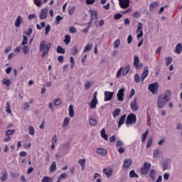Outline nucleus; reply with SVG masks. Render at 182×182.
<instances>
[{"label":"nucleus","mask_w":182,"mask_h":182,"mask_svg":"<svg viewBox=\"0 0 182 182\" xmlns=\"http://www.w3.org/2000/svg\"><path fill=\"white\" fill-rule=\"evenodd\" d=\"M50 48H52V43H46V41H42L40 43L39 50L41 52H43L41 56L42 58H45L48 56L49 53V50H50Z\"/></svg>","instance_id":"1"},{"label":"nucleus","mask_w":182,"mask_h":182,"mask_svg":"<svg viewBox=\"0 0 182 182\" xmlns=\"http://www.w3.org/2000/svg\"><path fill=\"white\" fill-rule=\"evenodd\" d=\"M137 120V117L134 114H129L127 117L126 119V126L127 127H130V126H133V124H136V121Z\"/></svg>","instance_id":"2"},{"label":"nucleus","mask_w":182,"mask_h":182,"mask_svg":"<svg viewBox=\"0 0 182 182\" xmlns=\"http://www.w3.org/2000/svg\"><path fill=\"white\" fill-rule=\"evenodd\" d=\"M168 103V101L165 100L163 95H159L157 100V107L159 109H163V107H166V105Z\"/></svg>","instance_id":"3"},{"label":"nucleus","mask_w":182,"mask_h":182,"mask_svg":"<svg viewBox=\"0 0 182 182\" xmlns=\"http://www.w3.org/2000/svg\"><path fill=\"white\" fill-rule=\"evenodd\" d=\"M151 168V164L150 163L144 162V166L141 168V174L146 176L149 174V171Z\"/></svg>","instance_id":"4"},{"label":"nucleus","mask_w":182,"mask_h":182,"mask_svg":"<svg viewBox=\"0 0 182 182\" xmlns=\"http://www.w3.org/2000/svg\"><path fill=\"white\" fill-rule=\"evenodd\" d=\"M148 89L153 95H156V93H157V90H159V82H156L150 84Z\"/></svg>","instance_id":"5"},{"label":"nucleus","mask_w":182,"mask_h":182,"mask_svg":"<svg viewBox=\"0 0 182 182\" xmlns=\"http://www.w3.org/2000/svg\"><path fill=\"white\" fill-rule=\"evenodd\" d=\"M136 38L137 39H140V38H143V23L139 22L136 31Z\"/></svg>","instance_id":"6"},{"label":"nucleus","mask_w":182,"mask_h":182,"mask_svg":"<svg viewBox=\"0 0 182 182\" xmlns=\"http://www.w3.org/2000/svg\"><path fill=\"white\" fill-rule=\"evenodd\" d=\"M134 67L135 69H141L143 68V63H140V58L136 55H134Z\"/></svg>","instance_id":"7"},{"label":"nucleus","mask_w":182,"mask_h":182,"mask_svg":"<svg viewBox=\"0 0 182 182\" xmlns=\"http://www.w3.org/2000/svg\"><path fill=\"white\" fill-rule=\"evenodd\" d=\"M122 9H127L130 6V0H118Z\"/></svg>","instance_id":"8"},{"label":"nucleus","mask_w":182,"mask_h":182,"mask_svg":"<svg viewBox=\"0 0 182 182\" xmlns=\"http://www.w3.org/2000/svg\"><path fill=\"white\" fill-rule=\"evenodd\" d=\"M117 97L119 102H123L124 100V88H121L119 90Z\"/></svg>","instance_id":"9"},{"label":"nucleus","mask_w":182,"mask_h":182,"mask_svg":"<svg viewBox=\"0 0 182 182\" xmlns=\"http://www.w3.org/2000/svg\"><path fill=\"white\" fill-rule=\"evenodd\" d=\"M131 109L133 112H137L139 110V105H137V98H134L130 103Z\"/></svg>","instance_id":"10"},{"label":"nucleus","mask_w":182,"mask_h":182,"mask_svg":"<svg viewBox=\"0 0 182 182\" xmlns=\"http://www.w3.org/2000/svg\"><path fill=\"white\" fill-rule=\"evenodd\" d=\"M102 171H103L104 174H105L108 178L112 177V176L113 174V168L111 167L103 168Z\"/></svg>","instance_id":"11"},{"label":"nucleus","mask_w":182,"mask_h":182,"mask_svg":"<svg viewBox=\"0 0 182 182\" xmlns=\"http://www.w3.org/2000/svg\"><path fill=\"white\" fill-rule=\"evenodd\" d=\"M113 92L105 91V102H109L111 99H113Z\"/></svg>","instance_id":"12"},{"label":"nucleus","mask_w":182,"mask_h":182,"mask_svg":"<svg viewBox=\"0 0 182 182\" xmlns=\"http://www.w3.org/2000/svg\"><path fill=\"white\" fill-rule=\"evenodd\" d=\"M46 18H48V9H44L41 11V13L39 14V18L41 20L45 19Z\"/></svg>","instance_id":"13"},{"label":"nucleus","mask_w":182,"mask_h":182,"mask_svg":"<svg viewBox=\"0 0 182 182\" xmlns=\"http://www.w3.org/2000/svg\"><path fill=\"white\" fill-rule=\"evenodd\" d=\"M181 52H182V44L181 43H178L175 47L174 53H176V55H181Z\"/></svg>","instance_id":"14"},{"label":"nucleus","mask_w":182,"mask_h":182,"mask_svg":"<svg viewBox=\"0 0 182 182\" xmlns=\"http://www.w3.org/2000/svg\"><path fill=\"white\" fill-rule=\"evenodd\" d=\"M170 96H171V91L170 90H166L163 95H162V97H164V99L165 100H167L168 102H169V100H171V97Z\"/></svg>","instance_id":"15"},{"label":"nucleus","mask_w":182,"mask_h":182,"mask_svg":"<svg viewBox=\"0 0 182 182\" xmlns=\"http://www.w3.org/2000/svg\"><path fill=\"white\" fill-rule=\"evenodd\" d=\"M149 76V68L145 67L143 73L141 75V82H144V79Z\"/></svg>","instance_id":"16"},{"label":"nucleus","mask_w":182,"mask_h":182,"mask_svg":"<svg viewBox=\"0 0 182 182\" xmlns=\"http://www.w3.org/2000/svg\"><path fill=\"white\" fill-rule=\"evenodd\" d=\"M22 22H23V18L21 16H18L14 23V25L16 26V28H19V26H21V23H22Z\"/></svg>","instance_id":"17"},{"label":"nucleus","mask_w":182,"mask_h":182,"mask_svg":"<svg viewBox=\"0 0 182 182\" xmlns=\"http://www.w3.org/2000/svg\"><path fill=\"white\" fill-rule=\"evenodd\" d=\"M132 160L130 159H126L124 160L123 167L129 168L132 166Z\"/></svg>","instance_id":"18"},{"label":"nucleus","mask_w":182,"mask_h":182,"mask_svg":"<svg viewBox=\"0 0 182 182\" xmlns=\"http://www.w3.org/2000/svg\"><path fill=\"white\" fill-rule=\"evenodd\" d=\"M90 14H91V21H97V11L96 10H90Z\"/></svg>","instance_id":"19"},{"label":"nucleus","mask_w":182,"mask_h":182,"mask_svg":"<svg viewBox=\"0 0 182 182\" xmlns=\"http://www.w3.org/2000/svg\"><path fill=\"white\" fill-rule=\"evenodd\" d=\"M125 121H126V114H124L119 119V121L118 122V129H120V127H122V126L124 124Z\"/></svg>","instance_id":"20"},{"label":"nucleus","mask_w":182,"mask_h":182,"mask_svg":"<svg viewBox=\"0 0 182 182\" xmlns=\"http://www.w3.org/2000/svg\"><path fill=\"white\" fill-rule=\"evenodd\" d=\"M97 154H101V156H106L107 154V150L103 148H99L97 149Z\"/></svg>","instance_id":"21"},{"label":"nucleus","mask_w":182,"mask_h":182,"mask_svg":"<svg viewBox=\"0 0 182 182\" xmlns=\"http://www.w3.org/2000/svg\"><path fill=\"white\" fill-rule=\"evenodd\" d=\"M93 48V44L92 43H88L87 45H86L84 47V49L82 50L83 53H86V52H90V50H92V48Z\"/></svg>","instance_id":"22"},{"label":"nucleus","mask_w":182,"mask_h":182,"mask_svg":"<svg viewBox=\"0 0 182 182\" xmlns=\"http://www.w3.org/2000/svg\"><path fill=\"white\" fill-rule=\"evenodd\" d=\"M100 134H101V137L102 139H104L105 140H106V141H107V140H109V136L107 134H106V130L105 129H102L101 130Z\"/></svg>","instance_id":"23"},{"label":"nucleus","mask_w":182,"mask_h":182,"mask_svg":"<svg viewBox=\"0 0 182 182\" xmlns=\"http://www.w3.org/2000/svg\"><path fill=\"white\" fill-rule=\"evenodd\" d=\"M156 171L154 169H151L149 171V177L150 178H151L152 181H154V180H156Z\"/></svg>","instance_id":"24"},{"label":"nucleus","mask_w":182,"mask_h":182,"mask_svg":"<svg viewBox=\"0 0 182 182\" xmlns=\"http://www.w3.org/2000/svg\"><path fill=\"white\" fill-rule=\"evenodd\" d=\"M79 164L81 166L82 171L85 170V164H86V159H80L78 160Z\"/></svg>","instance_id":"25"},{"label":"nucleus","mask_w":182,"mask_h":182,"mask_svg":"<svg viewBox=\"0 0 182 182\" xmlns=\"http://www.w3.org/2000/svg\"><path fill=\"white\" fill-rule=\"evenodd\" d=\"M69 116L71 118L75 117V110L73 109V105H70L68 108Z\"/></svg>","instance_id":"26"},{"label":"nucleus","mask_w":182,"mask_h":182,"mask_svg":"<svg viewBox=\"0 0 182 182\" xmlns=\"http://www.w3.org/2000/svg\"><path fill=\"white\" fill-rule=\"evenodd\" d=\"M159 154H161V151L159 149H155L154 151H153L154 159H157Z\"/></svg>","instance_id":"27"},{"label":"nucleus","mask_w":182,"mask_h":182,"mask_svg":"<svg viewBox=\"0 0 182 182\" xmlns=\"http://www.w3.org/2000/svg\"><path fill=\"white\" fill-rule=\"evenodd\" d=\"M121 112H122V109H120V108L115 109L112 112V116L114 119H116V117L119 116V114H120Z\"/></svg>","instance_id":"28"},{"label":"nucleus","mask_w":182,"mask_h":182,"mask_svg":"<svg viewBox=\"0 0 182 182\" xmlns=\"http://www.w3.org/2000/svg\"><path fill=\"white\" fill-rule=\"evenodd\" d=\"M77 45H75L71 49H70V53L71 55L75 56V55H77Z\"/></svg>","instance_id":"29"},{"label":"nucleus","mask_w":182,"mask_h":182,"mask_svg":"<svg viewBox=\"0 0 182 182\" xmlns=\"http://www.w3.org/2000/svg\"><path fill=\"white\" fill-rule=\"evenodd\" d=\"M69 123H70V118L65 117L63 122V127H67V126L69 125Z\"/></svg>","instance_id":"30"},{"label":"nucleus","mask_w":182,"mask_h":182,"mask_svg":"<svg viewBox=\"0 0 182 182\" xmlns=\"http://www.w3.org/2000/svg\"><path fill=\"white\" fill-rule=\"evenodd\" d=\"M6 113H9V114H11L12 113V109H11V102H6Z\"/></svg>","instance_id":"31"},{"label":"nucleus","mask_w":182,"mask_h":182,"mask_svg":"<svg viewBox=\"0 0 182 182\" xmlns=\"http://www.w3.org/2000/svg\"><path fill=\"white\" fill-rule=\"evenodd\" d=\"M129 177L131 178H134V177H136V178H139V175L136 173V171L134 170H132L129 172Z\"/></svg>","instance_id":"32"},{"label":"nucleus","mask_w":182,"mask_h":182,"mask_svg":"<svg viewBox=\"0 0 182 182\" xmlns=\"http://www.w3.org/2000/svg\"><path fill=\"white\" fill-rule=\"evenodd\" d=\"M147 136H149V130L148 129L141 135V142L142 143H144L146 141V139H147Z\"/></svg>","instance_id":"33"},{"label":"nucleus","mask_w":182,"mask_h":182,"mask_svg":"<svg viewBox=\"0 0 182 182\" xmlns=\"http://www.w3.org/2000/svg\"><path fill=\"white\" fill-rule=\"evenodd\" d=\"M97 105V100L92 99L90 103V109H95Z\"/></svg>","instance_id":"34"},{"label":"nucleus","mask_w":182,"mask_h":182,"mask_svg":"<svg viewBox=\"0 0 182 182\" xmlns=\"http://www.w3.org/2000/svg\"><path fill=\"white\" fill-rule=\"evenodd\" d=\"M65 48H62V46H58L57 47V53H61L62 55H65Z\"/></svg>","instance_id":"35"},{"label":"nucleus","mask_w":182,"mask_h":182,"mask_svg":"<svg viewBox=\"0 0 182 182\" xmlns=\"http://www.w3.org/2000/svg\"><path fill=\"white\" fill-rule=\"evenodd\" d=\"M156 6H159V2L154 1V2H153L152 4H150L149 10L153 11V9H154V8H156Z\"/></svg>","instance_id":"36"},{"label":"nucleus","mask_w":182,"mask_h":182,"mask_svg":"<svg viewBox=\"0 0 182 182\" xmlns=\"http://www.w3.org/2000/svg\"><path fill=\"white\" fill-rule=\"evenodd\" d=\"M41 182H53V179L49 176H44L42 178Z\"/></svg>","instance_id":"37"},{"label":"nucleus","mask_w":182,"mask_h":182,"mask_svg":"<svg viewBox=\"0 0 182 182\" xmlns=\"http://www.w3.org/2000/svg\"><path fill=\"white\" fill-rule=\"evenodd\" d=\"M1 82H2L3 85H5L6 86L11 85V80H9V79L4 78Z\"/></svg>","instance_id":"38"},{"label":"nucleus","mask_w":182,"mask_h":182,"mask_svg":"<svg viewBox=\"0 0 182 182\" xmlns=\"http://www.w3.org/2000/svg\"><path fill=\"white\" fill-rule=\"evenodd\" d=\"M129 72H130V65H127L122 72L123 76H126Z\"/></svg>","instance_id":"39"},{"label":"nucleus","mask_w":182,"mask_h":182,"mask_svg":"<svg viewBox=\"0 0 182 182\" xmlns=\"http://www.w3.org/2000/svg\"><path fill=\"white\" fill-rule=\"evenodd\" d=\"M28 133L31 136H35V128L32 126L28 127Z\"/></svg>","instance_id":"40"},{"label":"nucleus","mask_w":182,"mask_h":182,"mask_svg":"<svg viewBox=\"0 0 182 182\" xmlns=\"http://www.w3.org/2000/svg\"><path fill=\"white\" fill-rule=\"evenodd\" d=\"M33 3L36 6H38V8H41L42 6L43 2L42 0H33Z\"/></svg>","instance_id":"41"},{"label":"nucleus","mask_w":182,"mask_h":182,"mask_svg":"<svg viewBox=\"0 0 182 182\" xmlns=\"http://www.w3.org/2000/svg\"><path fill=\"white\" fill-rule=\"evenodd\" d=\"M22 49L23 53H24L25 55H28V53H29L30 52L29 46H24Z\"/></svg>","instance_id":"42"},{"label":"nucleus","mask_w":182,"mask_h":182,"mask_svg":"<svg viewBox=\"0 0 182 182\" xmlns=\"http://www.w3.org/2000/svg\"><path fill=\"white\" fill-rule=\"evenodd\" d=\"M89 123L90 126H96L97 124V120L95 119L91 118L89 119Z\"/></svg>","instance_id":"43"},{"label":"nucleus","mask_w":182,"mask_h":182,"mask_svg":"<svg viewBox=\"0 0 182 182\" xmlns=\"http://www.w3.org/2000/svg\"><path fill=\"white\" fill-rule=\"evenodd\" d=\"M70 39H71L70 36L66 35L65 36L64 42H65V45H69V43H70Z\"/></svg>","instance_id":"44"},{"label":"nucleus","mask_w":182,"mask_h":182,"mask_svg":"<svg viewBox=\"0 0 182 182\" xmlns=\"http://www.w3.org/2000/svg\"><path fill=\"white\" fill-rule=\"evenodd\" d=\"M166 66H169L171 62H173V58L171 57L165 58Z\"/></svg>","instance_id":"45"},{"label":"nucleus","mask_w":182,"mask_h":182,"mask_svg":"<svg viewBox=\"0 0 182 182\" xmlns=\"http://www.w3.org/2000/svg\"><path fill=\"white\" fill-rule=\"evenodd\" d=\"M119 46H120V39H117L114 42V49H117V48H119Z\"/></svg>","instance_id":"46"},{"label":"nucleus","mask_w":182,"mask_h":182,"mask_svg":"<svg viewBox=\"0 0 182 182\" xmlns=\"http://www.w3.org/2000/svg\"><path fill=\"white\" fill-rule=\"evenodd\" d=\"M6 178H8V173L6 172H3L1 177V181H6Z\"/></svg>","instance_id":"47"},{"label":"nucleus","mask_w":182,"mask_h":182,"mask_svg":"<svg viewBox=\"0 0 182 182\" xmlns=\"http://www.w3.org/2000/svg\"><path fill=\"white\" fill-rule=\"evenodd\" d=\"M21 45H23V46L28 45V37H26V36H23V41L21 42Z\"/></svg>","instance_id":"48"},{"label":"nucleus","mask_w":182,"mask_h":182,"mask_svg":"<svg viewBox=\"0 0 182 182\" xmlns=\"http://www.w3.org/2000/svg\"><path fill=\"white\" fill-rule=\"evenodd\" d=\"M50 170V171H56V162H52Z\"/></svg>","instance_id":"49"},{"label":"nucleus","mask_w":182,"mask_h":182,"mask_svg":"<svg viewBox=\"0 0 182 182\" xmlns=\"http://www.w3.org/2000/svg\"><path fill=\"white\" fill-rule=\"evenodd\" d=\"M91 86H92V82L87 81L85 84V90H89V89H90Z\"/></svg>","instance_id":"50"},{"label":"nucleus","mask_w":182,"mask_h":182,"mask_svg":"<svg viewBox=\"0 0 182 182\" xmlns=\"http://www.w3.org/2000/svg\"><path fill=\"white\" fill-rule=\"evenodd\" d=\"M61 104H62V100L58 98V99H55L54 100V105L55 106H59Z\"/></svg>","instance_id":"51"},{"label":"nucleus","mask_w":182,"mask_h":182,"mask_svg":"<svg viewBox=\"0 0 182 182\" xmlns=\"http://www.w3.org/2000/svg\"><path fill=\"white\" fill-rule=\"evenodd\" d=\"M62 19H63V17H62L60 16H57L56 21H55V24L59 25V23H60V21H62Z\"/></svg>","instance_id":"52"},{"label":"nucleus","mask_w":182,"mask_h":182,"mask_svg":"<svg viewBox=\"0 0 182 182\" xmlns=\"http://www.w3.org/2000/svg\"><path fill=\"white\" fill-rule=\"evenodd\" d=\"M49 32H50V26L47 25L45 28V35H48Z\"/></svg>","instance_id":"53"},{"label":"nucleus","mask_w":182,"mask_h":182,"mask_svg":"<svg viewBox=\"0 0 182 182\" xmlns=\"http://www.w3.org/2000/svg\"><path fill=\"white\" fill-rule=\"evenodd\" d=\"M70 33H76V28L75 26L69 27Z\"/></svg>","instance_id":"54"},{"label":"nucleus","mask_w":182,"mask_h":182,"mask_svg":"<svg viewBox=\"0 0 182 182\" xmlns=\"http://www.w3.org/2000/svg\"><path fill=\"white\" fill-rule=\"evenodd\" d=\"M134 80L136 83H140V75H139V74L134 75Z\"/></svg>","instance_id":"55"},{"label":"nucleus","mask_w":182,"mask_h":182,"mask_svg":"<svg viewBox=\"0 0 182 182\" xmlns=\"http://www.w3.org/2000/svg\"><path fill=\"white\" fill-rule=\"evenodd\" d=\"M122 72H123V68H121L118 70L116 77H120V76H122Z\"/></svg>","instance_id":"56"},{"label":"nucleus","mask_w":182,"mask_h":182,"mask_svg":"<svg viewBox=\"0 0 182 182\" xmlns=\"http://www.w3.org/2000/svg\"><path fill=\"white\" fill-rule=\"evenodd\" d=\"M151 144H153V139L149 138L148 140V142L146 144L147 149H149V147H150L151 146Z\"/></svg>","instance_id":"57"},{"label":"nucleus","mask_w":182,"mask_h":182,"mask_svg":"<svg viewBox=\"0 0 182 182\" xmlns=\"http://www.w3.org/2000/svg\"><path fill=\"white\" fill-rule=\"evenodd\" d=\"M124 144L123 143V141L122 140H118L117 141V144H116V146H117V147H122V146H123Z\"/></svg>","instance_id":"58"},{"label":"nucleus","mask_w":182,"mask_h":182,"mask_svg":"<svg viewBox=\"0 0 182 182\" xmlns=\"http://www.w3.org/2000/svg\"><path fill=\"white\" fill-rule=\"evenodd\" d=\"M14 132H15V130H14V129H9L6 132V136H11V134H14Z\"/></svg>","instance_id":"59"},{"label":"nucleus","mask_w":182,"mask_h":182,"mask_svg":"<svg viewBox=\"0 0 182 182\" xmlns=\"http://www.w3.org/2000/svg\"><path fill=\"white\" fill-rule=\"evenodd\" d=\"M132 41H133V36H132V35H129L127 37V43H128V45H130V43H132Z\"/></svg>","instance_id":"60"},{"label":"nucleus","mask_w":182,"mask_h":182,"mask_svg":"<svg viewBox=\"0 0 182 182\" xmlns=\"http://www.w3.org/2000/svg\"><path fill=\"white\" fill-rule=\"evenodd\" d=\"M32 28H30L28 31L25 32V35H26V36H31V35H32Z\"/></svg>","instance_id":"61"},{"label":"nucleus","mask_w":182,"mask_h":182,"mask_svg":"<svg viewBox=\"0 0 182 182\" xmlns=\"http://www.w3.org/2000/svg\"><path fill=\"white\" fill-rule=\"evenodd\" d=\"M133 18H140V13L139 11H135L132 14Z\"/></svg>","instance_id":"62"},{"label":"nucleus","mask_w":182,"mask_h":182,"mask_svg":"<svg viewBox=\"0 0 182 182\" xmlns=\"http://www.w3.org/2000/svg\"><path fill=\"white\" fill-rule=\"evenodd\" d=\"M68 177V174H66V173H63L62 174L60 175V176L58 177V178L60 180H62V178H67Z\"/></svg>","instance_id":"63"},{"label":"nucleus","mask_w":182,"mask_h":182,"mask_svg":"<svg viewBox=\"0 0 182 182\" xmlns=\"http://www.w3.org/2000/svg\"><path fill=\"white\" fill-rule=\"evenodd\" d=\"M168 178H170V174L168 173H165L164 174V179L167 181Z\"/></svg>","instance_id":"64"}]
</instances>
